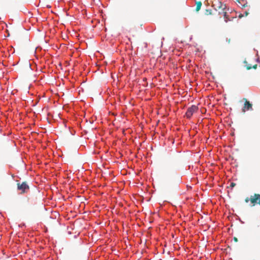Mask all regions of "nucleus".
<instances>
[{
  "mask_svg": "<svg viewBox=\"0 0 260 260\" xmlns=\"http://www.w3.org/2000/svg\"><path fill=\"white\" fill-rule=\"evenodd\" d=\"M250 202L251 207H253L256 204L260 205V194L254 193L253 195H251L250 197H247L245 199V203H248Z\"/></svg>",
  "mask_w": 260,
  "mask_h": 260,
  "instance_id": "nucleus-1",
  "label": "nucleus"
},
{
  "mask_svg": "<svg viewBox=\"0 0 260 260\" xmlns=\"http://www.w3.org/2000/svg\"><path fill=\"white\" fill-rule=\"evenodd\" d=\"M198 110V107L195 105H192L187 109L186 112V116L188 118H190L193 114L196 112Z\"/></svg>",
  "mask_w": 260,
  "mask_h": 260,
  "instance_id": "nucleus-3",
  "label": "nucleus"
},
{
  "mask_svg": "<svg viewBox=\"0 0 260 260\" xmlns=\"http://www.w3.org/2000/svg\"><path fill=\"white\" fill-rule=\"evenodd\" d=\"M205 14L206 15H214V13H213L212 10L211 9H206L205 12Z\"/></svg>",
  "mask_w": 260,
  "mask_h": 260,
  "instance_id": "nucleus-7",
  "label": "nucleus"
},
{
  "mask_svg": "<svg viewBox=\"0 0 260 260\" xmlns=\"http://www.w3.org/2000/svg\"><path fill=\"white\" fill-rule=\"evenodd\" d=\"M248 12H247V11H245V16H247L248 15Z\"/></svg>",
  "mask_w": 260,
  "mask_h": 260,
  "instance_id": "nucleus-11",
  "label": "nucleus"
},
{
  "mask_svg": "<svg viewBox=\"0 0 260 260\" xmlns=\"http://www.w3.org/2000/svg\"><path fill=\"white\" fill-rule=\"evenodd\" d=\"M236 186V183H234V182H232L230 184V187H232V188H233L234 187H235Z\"/></svg>",
  "mask_w": 260,
  "mask_h": 260,
  "instance_id": "nucleus-9",
  "label": "nucleus"
},
{
  "mask_svg": "<svg viewBox=\"0 0 260 260\" xmlns=\"http://www.w3.org/2000/svg\"><path fill=\"white\" fill-rule=\"evenodd\" d=\"M234 241H235V242H237V241H238V239H237V238H236V237H234Z\"/></svg>",
  "mask_w": 260,
  "mask_h": 260,
  "instance_id": "nucleus-10",
  "label": "nucleus"
},
{
  "mask_svg": "<svg viewBox=\"0 0 260 260\" xmlns=\"http://www.w3.org/2000/svg\"><path fill=\"white\" fill-rule=\"evenodd\" d=\"M202 5V3L201 1H199L196 3V11L198 12L201 9Z\"/></svg>",
  "mask_w": 260,
  "mask_h": 260,
  "instance_id": "nucleus-6",
  "label": "nucleus"
},
{
  "mask_svg": "<svg viewBox=\"0 0 260 260\" xmlns=\"http://www.w3.org/2000/svg\"><path fill=\"white\" fill-rule=\"evenodd\" d=\"M243 100L245 101L244 106L242 109V112H245L246 111L248 110H252V105L251 104L249 101H247V100L245 98L243 99Z\"/></svg>",
  "mask_w": 260,
  "mask_h": 260,
  "instance_id": "nucleus-4",
  "label": "nucleus"
},
{
  "mask_svg": "<svg viewBox=\"0 0 260 260\" xmlns=\"http://www.w3.org/2000/svg\"><path fill=\"white\" fill-rule=\"evenodd\" d=\"M217 7L218 8V9L220 10L218 12V14L220 15V14H223L224 17H225L226 16L227 13L224 11L225 6L223 5L220 2H219V6H217Z\"/></svg>",
  "mask_w": 260,
  "mask_h": 260,
  "instance_id": "nucleus-5",
  "label": "nucleus"
},
{
  "mask_svg": "<svg viewBox=\"0 0 260 260\" xmlns=\"http://www.w3.org/2000/svg\"><path fill=\"white\" fill-rule=\"evenodd\" d=\"M252 68L256 69L257 68V64L254 65L252 67L251 66H250V65H248L246 67L247 70H250Z\"/></svg>",
  "mask_w": 260,
  "mask_h": 260,
  "instance_id": "nucleus-8",
  "label": "nucleus"
},
{
  "mask_svg": "<svg viewBox=\"0 0 260 260\" xmlns=\"http://www.w3.org/2000/svg\"><path fill=\"white\" fill-rule=\"evenodd\" d=\"M17 190L21 191V194L26 193L29 190V186L26 181L22 182V183L17 182Z\"/></svg>",
  "mask_w": 260,
  "mask_h": 260,
  "instance_id": "nucleus-2",
  "label": "nucleus"
}]
</instances>
